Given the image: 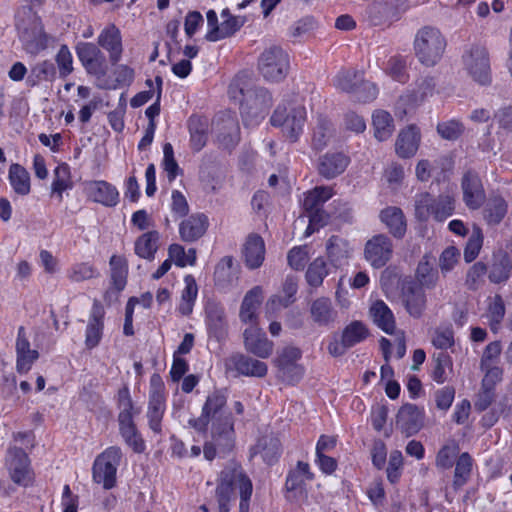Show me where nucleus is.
Returning <instances> with one entry per match:
<instances>
[{"label":"nucleus","instance_id":"f257e3e1","mask_svg":"<svg viewBox=\"0 0 512 512\" xmlns=\"http://www.w3.org/2000/svg\"><path fill=\"white\" fill-rule=\"evenodd\" d=\"M239 491V512H249V501L253 485L241 465L230 462L221 471L219 483L216 488V498L219 512H229V503L235 499V492Z\"/></svg>","mask_w":512,"mask_h":512},{"label":"nucleus","instance_id":"f03ea898","mask_svg":"<svg viewBox=\"0 0 512 512\" xmlns=\"http://www.w3.org/2000/svg\"><path fill=\"white\" fill-rule=\"evenodd\" d=\"M418 61L427 67H433L442 59L447 40L440 29L424 26L417 31L413 42Z\"/></svg>","mask_w":512,"mask_h":512},{"label":"nucleus","instance_id":"7ed1b4c3","mask_svg":"<svg viewBox=\"0 0 512 512\" xmlns=\"http://www.w3.org/2000/svg\"><path fill=\"white\" fill-rule=\"evenodd\" d=\"M290 70L288 54L279 46L266 48L258 58V71L269 82L283 81Z\"/></svg>","mask_w":512,"mask_h":512},{"label":"nucleus","instance_id":"20e7f679","mask_svg":"<svg viewBox=\"0 0 512 512\" xmlns=\"http://www.w3.org/2000/svg\"><path fill=\"white\" fill-rule=\"evenodd\" d=\"M454 209L455 199L449 193L433 198L426 192L417 195L415 199V215L421 221H426L430 216L437 221H443L453 214Z\"/></svg>","mask_w":512,"mask_h":512},{"label":"nucleus","instance_id":"39448f33","mask_svg":"<svg viewBox=\"0 0 512 512\" xmlns=\"http://www.w3.org/2000/svg\"><path fill=\"white\" fill-rule=\"evenodd\" d=\"M25 14L27 19L18 17L16 27L25 51L30 54H37L47 47L48 37L41 20L35 13L28 8Z\"/></svg>","mask_w":512,"mask_h":512},{"label":"nucleus","instance_id":"423d86ee","mask_svg":"<svg viewBox=\"0 0 512 512\" xmlns=\"http://www.w3.org/2000/svg\"><path fill=\"white\" fill-rule=\"evenodd\" d=\"M234 424L233 419L224 422L213 423L211 427V440L205 442L203 447L204 457L212 461L215 457H223L234 448Z\"/></svg>","mask_w":512,"mask_h":512},{"label":"nucleus","instance_id":"0eeeda50","mask_svg":"<svg viewBox=\"0 0 512 512\" xmlns=\"http://www.w3.org/2000/svg\"><path fill=\"white\" fill-rule=\"evenodd\" d=\"M244 99L241 103V113L245 124L254 125L269 112L272 106V96L264 87H255L246 93L241 89Z\"/></svg>","mask_w":512,"mask_h":512},{"label":"nucleus","instance_id":"6e6552de","mask_svg":"<svg viewBox=\"0 0 512 512\" xmlns=\"http://www.w3.org/2000/svg\"><path fill=\"white\" fill-rule=\"evenodd\" d=\"M462 62L466 72L474 81L481 85L489 84L491 81V69L489 53L485 46L471 44L466 47Z\"/></svg>","mask_w":512,"mask_h":512},{"label":"nucleus","instance_id":"1a4fd4ad","mask_svg":"<svg viewBox=\"0 0 512 512\" xmlns=\"http://www.w3.org/2000/svg\"><path fill=\"white\" fill-rule=\"evenodd\" d=\"M333 196L331 187L320 186L309 191L304 199L303 207L309 218L306 235L312 234L328 220V214L322 209L324 203Z\"/></svg>","mask_w":512,"mask_h":512},{"label":"nucleus","instance_id":"9d476101","mask_svg":"<svg viewBox=\"0 0 512 512\" xmlns=\"http://www.w3.org/2000/svg\"><path fill=\"white\" fill-rule=\"evenodd\" d=\"M121 457L120 448L115 446L107 448L98 455L93 464V480L102 484L107 490L113 488L116 484V473Z\"/></svg>","mask_w":512,"mask_h":512},{"label":"nucleus","instance_id":"9b49d317","mask_svg":"<svg viewBox=\"0 0 512 512\" xmlns=\"http://www.w3.org/2000/svg\"><path fill=\"white\" fill-rule=\"evenodd\" d=\"M165 385L161 377L153 374L150 379L149 401L146 412L149 428L160 435L162 433V419L166 409Z\"/></svg>","mask_w":512,"mask_h":512},{"label":"nucleus","instance_id":"f8f14e48","mask_svg":"<svg viewBox=\"0 0 512 512\" xmlns=\"http://www.w3.org/2000/svg\"><path fill=\"white\" fill-rule=\"evenodd\" d=\"M227 418L232 419L226 409V397L217 391L207 397L201 416L191 419L189 424L197 431L205 432L210 422L212 424L224 422Z\"/></svg>","mask_w":512,"mask_h":512},{"label":"nucleus","instance_id":"ddd939ff","mask_svg":"<svg viewBox=\"0 0 512 512\" xmlns=\"http://www.w3.org/2000/svg\"><path fill=\"white\" fill-rule=\"evenodd\" d=\"M305 122L306 109L302 105L292 107L287 114L285 109L279 106L271 117L272 125L281 126L283 133L293 142L302 133Z\"/></svg>","mask_w":512,"mask_h":512},{"label":"nucleus","instance_id":"4468645a","mask_svg":"<svg viewBox=\"0 0 512 512\" xmlns=\"http://www.w3.org/2000/svg\"><path fill=\"white\" fill-rule=\"evenodd\" d=\"M8 455V470L12 481L23 487L30 486L34 480V473L27 453L22 448L11 447Z\"/></svg>","mask_w":512,"mask_h":512},{"label":"nucleus","instance_id":"2eb2a0df","mask_svg":"<svg viewBox=\"0 0 512 512\" xmlns=\"http://www.w3.org/2000/svg\"><path fill=\"white\" fill-rule=\"evenodd\" d=\"M76 53L87 73L98 78L106 74V58L97 45L80 42L76 45Z\"/></svg>","mask_w":512,"mask_h":512},{"label":"nucleus","instance_id":"dca6fc26","mask_svg":"<svg viewBox=\"0 0 512 512\" xmlns=\"http://www.w3.org/2000/svg\"><path fill=\"white\" fill-rule=\"evenodd\" d=\"M393 253V244L391 239L378 234L369 239L365 245V259L374 267L381 268L391 259Z\"/></svg>","mask_w":512,"mask_h":512},{"label":"nucleus","instance_id":"f3484780","mask_svg":"<svg viewBox=\"0 0 512 512\" xmlns=\"http://www.w3.org/2000/svg\"><path fill=\"white\" fill-rule=\"evenodd\" d=\"M308 314L312 324L319 328H332L338 318L331 299L323 296L309 303Z\"/></svg>","mask_w":512,"mask_h":512},{"label":"nucleus","instance_id":"a211bd4d","mask_svg":"<svg viewBox=\"0 0 512 512\" xmlns=\"http://www.w3.org/2000/svg\"><path fill=\"white\" fill-rule=\"evenodd\" d=\"M301 350L294 346H286L278 351L274 363L282 376L290 381H298L302 376V368L297 364Z\"/></svg>","mask_w":512,"mask_h":512},{"label":"nucleus","instance_id":"6ab92c4d","mask_svg":"<svg viewBox=\"0 0 512 512\" xmlns=\"http://www.w3.org/2000/svg\"><path fill=\"white\" fill-rule=\"evenodd\" d=\"M225 369L227 372L237 371L238 374L251 377H264L268 370L264 362L243 354H233L225 359Z\"/></svg>","mask_w":512,"mask_h":512},{"label":"nucleus","instance_id":"aec40b11","mask_svg":"<svg viewBox=\"0 0 512 512\" xmlns=\"http://www.w3.org/2000/svg\"><path fill=\"white\" fill-rule=\"evenodd\" d=\"M424 413L414 404L402 405L396 416V428L406 436L416 434L423 426Z\"/></svg>","mask_w":512,"mask_h":512},{"label":"nucleus","instance_id":"412c9836","mask_svg":"<svg viewBox=\"0 0 512 512\" xmlns=\"http://www.w3.org/2000/svg\"><path fill=\"white\" fill-rule=\"evenodd\" d=\"M313 479V473L310 471L309 464L298 461L294 469L287 476L285 487L287 490V498L296 500L298 497L305 495V484Z\"/></svg>","mask_w":512,"mask_h":512},{"label":"nucleus","instance_id":"4be33fe9","mask_svg":"<svg viewBox=\"0 0 512 512\" xmlns=\"http://www.w3.org/2000/svg\"><path fill=\"white\" fill-rule=\"evenodd\" d=\"M244 344L247 351L259 358H268L273 352V342L256 324L244 331Z\"/></svg>","mask_w":512,"mask_h":512},{"label":"nucleus","instance_id":"5701e85b","mask_svg":"<svg viewBox=\"0 0 512 512\" xmlns=\"http://www.w3.org/2000/svg\"><path fill=\"white\" fill-rule=\"evenodd\" d=\"M16 368L19 373H27L33 363L39 358V352L30 348V342L26 335L25 328L19 327L16 340Z\"/></svg>","mask_w":512,"mask_h":512},{"label":"nucleus","instance_id":"b1692460","mask_svg":"<svg viewBox=\"0 0 512 512\" xmlns=\"http://www.w3.org/2000/svg\"><path fill=\"white\" fill-rule=\"evenodd\" d=\"M350 163V158L342 152L326 153L319 158L318 172L325 179H333L342 174Z\"/></svg>","mask_w":512,"mask_h":512},{"label":"nucleus","instance_id":"393cba45","mask_svg":"<svg viewBox=\"0 0 512 512\" xmlns=\"http://www.w3.org/2000/svg\"><path fill=\"white\" fill-rule=\"evenodd\" d=\"M98 45L109 53V59L112 64H116L122 56V38L120 30L110 24L105 27L98 36Z\"/></svg>","mask_w":512,"mask_h":512},{"label":"nucleus","instance_id":"a878e982","mask_svg":"<svg viewBox=\"0 0 512 512\" xmlns=\"http://www.w3.org/2000/svg\"><path fill=\"white\" fill-rule=\"evenodd\" d=\"M242 257L247 268H259L265 259V243L258 234H250L242 249Z\"/></svg>","mask_w":512,"mask_h":512},{"label":"nucleus","instance_id":"bb28decb","mask_svg":"<svg viewBox=\"0 0 512 512\" xmlns=\"http://www.w3.org/2000/svg\"><path fill=\"white\" fill-rule=\"evenodd\" d=\"M463 198L470 209H478L484 202L485 195L480 178L471 172L462 180Z\"/></svg>","mask_w":512,"mask_h":512},{"label":"nucleus","instance_id":"cd10ccee","mask_svg":"<svg viewBox=\"0 0 512 512\" xmlns=\"http://www.w3.org/2000/svg\"><path fill=\"white\" fill-rule=\"evenodd\" d=\"M85 190L93 201L105 206L112 207L118 203V191L106 181H90L86 184Z\"/></svg>","mask_w":512,"mask_h":512},{"label":"nucleus","instance_id":"c85d7f7f","mask_svg":"<svg viewBox=\"0 0 512 512\" xmlns=\"http://www.w3.org/2000/svg\"><path fill=\"white\" fill-rule=\"evenodd\" d=\"M104 329V311L98 304L94 303L88 320L85 333V345L88 349H93L99 345Z\"/></svg>","mask_w":512,"mask_h":512},{"label":"nucleus","instance_id":"c756f323","mask_svg":"<svg viewBox=\"0 0 512 512\" xmlns=\"http://www.w3.org/2000/svg\"><path fill=\"white\" fill-rule=\"evenodd\" d=\"M420 142V131L416 126H408L403 129L396 140L395 150L399 157L410 158L418 150Z\"/></svg>","mask_w":512,"mask_h":512},{"label":"nucleus","instance_id":"7c9ffc66","mask_svg":"<svg viewBox=\"0 0 512 512\" xmlns=\"http://www.w3.org/2000/svg\"><path fill=\"white\" fill-rule=\"evenodd\" d=\"M379 217L390 234L398 239L404 237L407 230V221L400 208L395 206L386 207L380 212Z\"/></svg>","mask_w":512,"mask_h":512},{"label":"nucleus","instance_id":"2f4dec72","mask_svg":"<svg viewBox=\"0 0 512 512\" xmlns=\"http://www.w3.org/2000/svg\"><path fill=\"white\" fill-rule=\"evenodd\" d=\"M263 300V289L260 286H255L249 290L242 301L240 307V319L246 324H256L257 320V309Z\"/></svg>","mask_w":512,"mask_h":512},{"label":"nucleus","instance_id":"473e14b6","mask_svg":"<svg viewBox=\"0 0 512 512\" xmlns=\"http://www.w3.org/2000/svg\"><path fill=\"white\" fill-rule=\"evenodd\" d=\"M118 421L120 433L126 444L135 452L141 453L145 445L133 422V415L129 413H119Z\"/></svg>","mask_w":512,"mask_h":512},{"label":"nucleus","instance_id":"72a5a7b5","mask_svg":"<svg viewBox=\"0 0 512 512\" xmlns=\"http://www.w3.org/2000/svg\"><path fill=\"white\" fill-rule=\"evenodd\" d=\"M240 130L237 120L227 115L217 123V140L226 149L233 148L239 141Z\"/></svg>","mask_w":512,"mask_h":512},{"label":"nucleus","instance_id":"f704fd0d","mask_svg":"<svg viewBox=\"0 0 512 512\" xmlns=\"http://www.w3.org/2000/svg\"><path fill=\"white\" fill-rule=\"evenodd\" d=\"M207 227L208 219L204 214L192 215L181 222L180 236L186 242H193L205 233Z\"/></svg>","mask_w":512,"mask_h":512},{"label":"nucleus","instance_id":"c9c22d12","mask_svg":"<svg viewBox=\"0 0 512 512\" xmlns=\"http://www.w3.org/2000/svg\"><path fill=\"white\" fill-rule=\"evenodd\" d=\"M326 249L330 263L336 268L343 266L347 262L352 251L348 241L339 236L330 237Z\"/></svg>","mask_w":512,"mask_h":512},{"label":"nucleus","instance_id":"e433bc0d","mask_svg":"<svg viewBox=\"0 0 512 512\" xmlns=\"http://www.w3.org/2000/svg\"><path fill=\"white\" fill-rule=\"evenodd\" d=\"M214 280L216 285L221 288L231 286L238 280V267L234 264V259L231 256L222 258L217 264Z\"/></svg>","mask_w":512,"mask_h":512},{"label":"nucleus","instance_id":"4c0bfd02","mask_svg":"<svg viewBox=\"0 0 512 512\" xmlns=\"http://www.w3.org/2000/svg\"><path fill=\"white\" fill-rule=\"evenodd\" d=\"M190 143L194 151H200L207 142L209 123L208 119L200 116H192L188 122Z\"/></svg>","mask_w":512,"mask_h":512},{"label":"nucleus","instance_id":"58836bf2","mask_svg":"<svg viewBox=\"0 0 512 512\" xmlns=\"http://www.w3.org/2000/svg\"><path fill=\"white\" fill-rule=\"evenodd\" d=\"M374 323L387 334H393L395 320L390 308L381 300L374 302L370 308Z\"/></svg>","mask_w":512,"mask_h":512},{"label":"nucleus","instance_id":"ea45409f","mask_svg":"<svg viewBox=\"0 0 512 512\" xmlns=\"http://www.w3.org/2000/svg\"><path fill=\"white\" fill-rule=\"evenodd\" d=\"M403 301L407 312L414 318H419L426 307V295L419 287L410 286L404 292Z\"/></svg>","mask_w":512,"mask_h":512},{"label":"nucleus","instance_id":"a19ab883","mask_svg":"<svg viewBox=\"0 0 512 512\" xmlns=\"http://www.w3.org/2000/svg\"><path fill=\"white\" fill-rule=\"evenodd\" d=\"M280 449L281 443L278 437L274 435H265L258 440L254 447V453L260 454L266 463L272 464L278 458Z\"/></svg>","mask_w":512,"mask_h":512},{"label":"nucleus","instance_id":"79ce46f5","mask_svg":"<svg viewBox=\"0 0 512 512\" xmlns=\"http://www.w3.org/2000/svg\"><path fill=\"white\" fill-rule=\"evenodd\" d=\"M511 272V262L508 255L502 251L494 253L493 263L489 272V279L493 283L506 281Z\"/></svg>","mask_w":512,"mask_h":512},{"label":"nucleus","instance_id":"37998d69","mask_svg":"<svg viewBox=\"0 0 512 512\" xmlns=\"http://www.w3.org/2000/svg\"><path fill=\"white\" fill-rule=\"evenodd\" d=\"M109 264L111 284L117 292H120L125 288L127 282V261L122 256L113 255Z\"/></svg>","mask_w":512,"mask_h":512},{"label":"nucleus","instance_id":"c03bdc74","mask_svg":"<svg viewBox=\"0 0 512 512\" xmlns=\"http://www.w3.org/2000/svg\"><path fill=\"white\" fill-rule=\"evenodd\" d=\"M159 233L149 231L142 234L135 242V253L144 259L152 260L158 249Z\"/></svg>","mask_w":512,"mask_h":512},{"label":"nucleus","instance_id":"a18cd8bd","mask_svg":"<svg viewBox=\"0 0 512 512\" xmlns=\"http://www.w3.org/2000/svg\"><path fill=\"white\" fill-rule=\"evenodd\" d=\"M185 287L181 292V300L179 303V312L187 316L192 313L194 303L198 294V287L192 275H187L184 278Z\"/></svg>","mask_w":512,"mask_h":512},{"label":"nucleus","instance_id":"49530a36","mask_svg":"<svg viewBox=\"0 0 512 512\" xmlns=\"http://www.w3.org/2000/svg\"><path fill=\"white\" fill-rule=\"evenodd\" d=\"M374 135L379 141L389 139L394 131L392 116L384 111L377 110L372 116Z\"/></svg>","mask_w":512,"mask_h":512},{"label":"nucleus","instance_id":"de8ad7c7","mask_svg":"<svg viewBox=\"0 0 512 512\" xmlns=\"http://www.w3.org/2000/svg\"><path fill=\"white\" fill-rule=\"evenodd\" d=\"M369 15L374 24H381L396 17L395 0H379L369 8Z\"/></svg>","mask_w":512,"mask_h":512},{"label":"nucleus","instance_id":"09e8293b","mask_svg":"<svg viewBox=\"0 0 512 512\" xmlns=\"http://www.w3.org/2000/svg\"><path fill=\"white\" fill-rule=\"evenodd\" d=\"M9 180L17 194L27 195L30 192V176L23 166L12 164L9 168Z\"/></svg>","mask_w":512,"mask_h":512},{"label":"nucleus","instance_id":"8fccbe9b","mask_svg":"<svg viewBox=\"0 0 512 512\" xmlns=\"http://www.w3.org/2000/svg\"><path fill=\"white\" fill-rule=\"evenodd\" d=\"M99 276L97 268L89 262H78L70 266L66 277L73 283H81Z\"/></svg>","mask_w":512,"mask_h":512},{"label":"nucleus","instance_id":"3c124183","mask_svg":"<svg viewBox=\"0 0 512 512\" xmlns=\"http://www.w3.org/2000/svg\"><path fill=\"white\" fill-rule=\"evenodd\" d=\"M507 213V203L499 196L491 197L484 209V218L490 225L498 224Z\"/></svg>","mask_w":512,"mask_h":512},{"label":"nucleus","instance_id":"603ef678","mask_svg":"<svg viewBox=\"0 0 512 512\" xmlns=\"http://www.w3.org/2000/svg\"><path fill=\"white\" fill-rule=\"evenodd\" d=\"M282 291L284 293L283 297L275 295L268 300L266 304V308L268 310H275L279 307H288L294 301L293 297L297 292L296 281L293 278L288 277L283 284Z\"/></svg>","mask_w":512,"mask_h":512},{"label":"nucleus","instance_id":"864d4df0","mask_svg":"<svg viewBox=\"0 0 512 512\" xmlns=\"http://www.w3.org/2000/svg\"><path fill=\"white\" fill-rule=\"evenodd\" d=\"M328 275L326 261L322 257L316 258L306 271V280L314 288L322 285L324 278Z\"/></svg>","mask_w":512,"mask_h":512},{"label":"nucleus","instance_id":"5fc2aeb1","mask_svg":"<svg viewBox=\"0 0 512 512\" xmlns=\"http://www.w3.org/2000/svg\"><path fill=\"white\" fill-rule=\"evenodd\" d=\"M333 132L332 123L326 118L319 117L313 134L314 147L318 150H322L332 138Z\"/></svg>","mask_w":512,"mask_h":512},{"label":"nucleus","instance_id":"6e6d98bb","mask_svg":"<svg viewBox=\"0 0 512 512\" xmlns=\"http://www.w3.org/2000/svg\"><path fill=\"white\" fill-rule=\"evenodd\" d=\"M363 80V72L357 70L341 71L336 79L335 85L338 89L351 93Z\"/></svg>","mask_w":512,"mask_h":512},{"label":"nucleus","instance_id":"4d7b16f0","mask_svg":"<svg viewBox=\"0 0 512 512\" xmlns=\"http://www.w3.org/2000/svg\"><path fill=\"white\" fill-rule=\"evenodd\" d=\"M416 278L421 287L430 289L438 281V272L428 261H421L416 270Z\"/></svg>","mask_w":512,"mask_h":512},{"label":"nucleus","instance_id":"13d9d810","mask_svg":"<svg viewBox=\"0 0 512 512\" xmlns=\"http://www.w3.org/2000/svg\"><path fill=\"white\" fill-rule=\"evenodd\" d=\"M367 336V330L365 326L358 321L349 324L342 333L343 341L349 347L364 340Z\"/></svg>","mask_w":512,"mask_h":512},{"label":"nucleus","instance_id":"bf43d9fd","mask_svg":"<svg viewBox=\"0 0 512 512\" xmlns=\"http://www.w3.org/2000/svg\"><path fill=\"white\" fill-rule=\"evenodd\" d=\"M435 89V81L431 77L421 79L417 84V89L414 90L407 97L410 98V102L418 104L426 100L428 97L433 95Z\"/></svg>","mask_w":512,"mask_h":512},{"label":"nucleus","instance_id":"052dcab7","mask_svg":"<svg viewBox=\"0 0 512 512\" xmlns=\"http://www.w3.org/2000/svg\"><path fill=\"white\" fill-rule=\"evenodd\" d=\"M438 134L446 140H456L464 132V125L461 121L451 119L437 125Z\"/></svg>","mask_w":512,"mask_h":512},{"label":"nucleus","instance_id":"680f3d73","mask_svg":"<svg viewBox=\"0 0 512 512\" xmlns=\"http://www.w3.org/2000/svg\"><path fill=\"white\" fill-rule=\"evenodd\" d=\"M472 469V458L468 453H462L455 467L454 485L462 486L470 475Z\"/></svg>","mask_w":512,"mask_h":512},{"label":"nucleus","instance_id":"e2e57ef3","mask_svg":"<svg viewBox=\"0 0 512 512\" xmlns=\"http://www.w3.org/2000/svg\"><path fill=\"white\" fill-rule=\"evenodd\" d=\"M459 452V447L452 442L444 445L436 456V466L442 469H449L453 466L454 459Z\"/></svg>","mask_w":512,"mask_h":512},{"label":"nucleus","instance_id":"0e129e2a","mask_svg":"<svg viewBox=\"0 0 512 512\" xmlns=\"http://www.w3.org/2000/svg\"><path fill=\"white\" fill-rule=\"evenodd\" d=\"M505 306L500 295H496L488 308V317L491 329L496 332L504 317Z\"/></svg>","mask_w":512,"mask_h":512},{"label":"nucleus","instance_id":"69168bd1","mask_svg":"<svg viewBox=\"0 0 512 512\" xmlns=\"http://www.w3.org/2000/svg\"><path fill=\"white\" fill-rule=\"evenodd\" d=\"M483 243L480 228L474 227L464 250V258L467 262L473 261L479 254Z\"/></svg>","mask_w":512,"mask_h":512},{"label":"nucleus","instance_id":"338daca9","mask_svg":"<svg viewBox=\"0 0 512 512\" xmlns=\"http://www.w3.org/2000/svg\"><path fill=\"white\" fill-rule=\"evenodd\" d=\"M432 344L437 349L446 350L454 345V332L451 327H438L432 335Z\"/></svg>","mask_w":512,"mask_h":512},{"label":"nucleus","instance_id":"774afa93","mask_svg":"<svg viewBox=\"0 0 512 512\" xmlns=\"http://www.w3.org/2000/svg\"><path fill=\"white\" fill-rule=\"evenodd\" d=\"M405 68L406 63L403 59L399 57H392L388 60L385 71L394 80L404 83L408 79Z\"/></svg>","mask_w":512,"mask_h":512}]
</instances>
